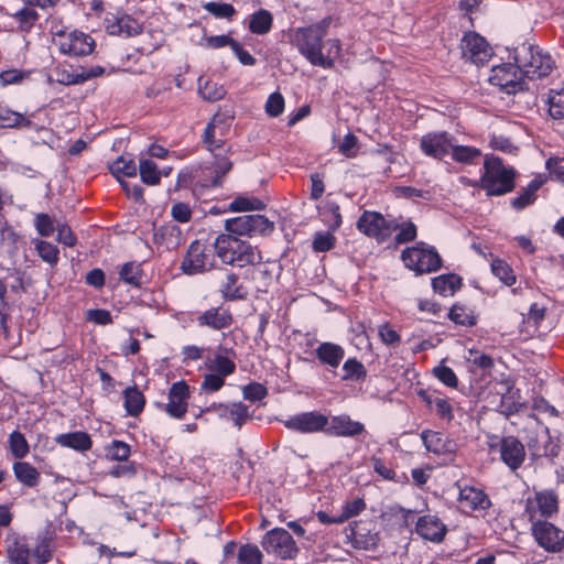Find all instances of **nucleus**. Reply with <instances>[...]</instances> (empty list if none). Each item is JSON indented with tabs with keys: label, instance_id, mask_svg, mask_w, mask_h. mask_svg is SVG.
I'll return each instance as SVG.
<instances>
[{
	"label": "nucleus",
	"instance_id": "f257e3e1",
	"mask_svg": "<svg viewBox=\"0 0 564 564\" xmlns=\"http://www.w3.org/2000/svg\"><path fill=\"white\" fill-rule=\"evenodd\" d=\"M330 23L332 17H325L314 24L297 28L292 34V43L313 66L323 68L334 66V58L325 56L322 52L323 39L327 34Z\"/></svg>",
	"mask_w": 564,
	"mask_h": 564
},
{
	"label": "nucleus",
	"instance_id": "f03ea898",
	"mask_svg": "<svg viewBox=\"0 0 564 564\" xmlns=\"http://www.w3.org/2000/svg\"><path fill=\"white\" fill-rule=\"evenodd\" d=\"M214 248L217 257L225 264L243 268L262 262L261 251L256 246L232 235H218Z\"/></svg>",
	"mask_w": 564,
	"mask_h": 564
},
{
	"label": "nucleus",
	"instance_id": "7ed1b4c3",
	"mask_svg": "<svg viewBox=\"0 0 564 564\" xmlns=\"http://www.w3.org/2000/svg\"><path fill=\"white\" fill-rule=\"evenodd\" d=\"M517 171L512 166H505L502 159L487 154L484 161V173L479 186L487 196H502L516 188Z\"/></svg>",
	"mask_w": 564,
	"mask_h": 564
},
{
	"label": "nucleus",
	"instance_id": "20e7f679",
	"mask_svg": "<svg viewBox=\"0 0 564 564\" xmlns=\"http://www.w3.org/2000/svg\"><path fill=\"white\" fill-rule=\"evenodd\" d=\"M513 59L520 67V74L529 79H539L551 74L554 61L550 54L530 43H522L514 48Z\"/></svg>",
	"mask_w": 564,
	"mask_h": 564
},
{
	"label": "nucleus",
	"instance_id": "39448f33",
	"mask_svg": "<svg viewBox=\"0 0 564 564\" xmlns=\"http://www.w3.org/2000/svg\"><path fill=\"white\" fill-rule=\"evenodd\" d=\"M401 260L405 268L413 271L415 275L436 272L443 265V260L437 250L422 241L402 250Z\"/></svg>",
	"mask_w": 564,
	"mask_h": 564
},
{
	"label": "nucleus",
	"instance_id": "423d86ee",
	"mask_svg": "<svg viewBox=\"0 0 564 564\" xmlns=\"http://www.w3.org/2000/svg\"><path fill=\"white\" fill-rule=\"evenodd\" d=\"M530 502L527 505L529 520L532 523V535L538 545L549 553H561L564 551V530L547 520H534V511L530 510Z\"/></svg>",
	"mask_w": 564,
	"mask_h": 564
},
{
	"label": "nucleus",
	"instance_id": "0eeeda50",
	"mask_svg": "<svg viewBox=\"0 0 564 564\" xmlns=\"http://www.w3.org/2000/svg\"><path fill=\"white\" fill-rule=\"evenodd\" d=\"M356 227L365 236L382 243L399 228V223L386 219L378 212L365 210L358 218Z\"/></svg>",
	"mask_w": 564,
	"mask_h": 564
},
{
	"label": "nucleus",
	"instance_id": "6e6552de",
	"mask_svg": "<svg viewBox=\"0 0 564 564\" xmlns=\"http://www.w3.org/2000/svg\"><path fill=\"white\" fill-rule=\"evenodd\" d=\"M261 546L268 554L281 560H293L300 552L292 535L283 528L268 531L262 538Z\"/></svg>",
	"mask_w": 564,
	"mask_h": 564
},
{
	"label": "nucleus",
	"instance_id": "1a4fd4ad",
	"mask_svg": "<svg viewBox=\"0 0 564 564\" xmlns=\"http://www.w3.org/2000/svg\"><path fill=\"white\" fill-rule=\"evenodd\" d=\"M214 268V260L206 243L194 240L188 246L181 262L180 270L186 275H196L208 272Z\"/></svg>",
	"mask_w": 564,
	"mask_h": 564
},
{
	"label": "nucleus",
	"instance_id": "9d476101",
	"mask_svg": "<svg viewBox=\"0 0 564 564\" xmlns=\"http://www.w3.org/2000/svg\"><path fill=\"white\" fill-rule=\"evenodd\" d=\"M489 82L494 86H498L501 91L507 94H516L529 89L524 80V76L520 74L518 63H507L494 66L489 76Z\"/></svg>",
	"mask_w": 564,
	"mask_h": 564
},
{
	"label": "nucleus",
	"instance_id": "9b49d317",
	"mask_svg": "<svg viewBox=\"0 0 564 564\" xmlns=\"http://www.w3.org/2000/svg\"><path fill=\"white\" fill-rule=\"evenodd\" d=\"M283 425L293 432L301 434H313L323 432L326 434L328 416L318 412H302L282 421Z\"/></svg>",
	"mask_w": 564,
	"mask_h": 564
},
{
	"label": "nucleus",
	"instance_id": "f8f14e48",
	"mask_svg": "<svg viewBox=\"0 0 564 564\" xmlns=\"http://www.w3.org/2000/svg\"><path fill=\"white\" fill-rule=\"evenodd\" d=\"M189 398V386L186 381L181 380L172 383L167 393V403L156 402V406L165 411L171 417L181 420L188 410Z\"/></svg>",
	"mask_w": 564,
	"mask_h": 564
},
{
	"label": "nucleus",
	"instance_id": "ddd939ff",
	"mask_svg": "<svg viewBox=\"0 0 564 564\" xmlns=\"http://www.w3.org/2000/svg\"><path fill=\"white\" fill-rule=\"evenodd\" d=\"M463 57L476 65H485L491 58L492 47L476 32H467L460 42Z\"/></svg>",
	"mask_w": 564,
	"mask_h": 564
},
{
	"label": "nucleus",
	"instance_id": "4468645a",
	"mask_svg": "<svg viewBox=\"0 0 564 564\" xmlns=\"http://www.w3.org/2000/svg\"><path fill=\"white\" fill-rule=\"evenodd\" d=\"M104 25L108 34L124 37L139 35L143 31L141 23L121 11L107 12L104 18Z\"/></svg>",
	"mask_w": 564,
	"mask_h": 564
},
{
	"label": "nucleus",
	"instance_id": "2eb2a0df",
	"mask_svg": "<svg viewBox=\"0 0 564 564\" xmlns=\"http://www.w3.org/2000/svg\"><path fill=\"white\" fill-rule=\"evenodd\" d=\"M498 447L500 459L511 470L519 469L525 459V447L516 436H502L496 445Z\"/></svg>",
	"mask_w": 564,
	"mask_h": 564
},
{
	"label": "nucleus",
	"instance_id": "dca6fc26",
	"mask_svg": "<svg viewBox=\"0 0 564 564\" xmlns=\"http://www.w3.org/2000/svg\"><path fill=\"white\" fill-rule=\"evenodd\" d=\"M453 139L446 131L429 132L421 137L420 149L426 156L442 160L449 154Z\"/></svg>",
	"mask_w": 564,
	"mask_h": 564
},
{
	"label": "nucleus",
	"instance_id": "f3484780",
	"mask_svg": "<svg viewBox=\"0 0 564 564\" xmlns=\"http://www.w3.org/2000/svg\"><path fill=\"white\" fill-rule=\"evenodd\" d=\"M527 446L533 458L545 457L553 462L560 453V445L554 442L547 426H544L541 432L529 436Z\"/></svg>",
	"mask_w": 564,
	"mask_h": 564
},
{
	"label": "nucleus",
	"instance_id": "a211bd4d",
	"mask_svg": "<svg viewBox=\"0 0 564 564\" xmlns=\"http://www.w3.org/2000/svg\"><path fill=\"white\" fill-rule=\"evenodd\" d=\"M196 323L199 327H206L215 332L229 328L234 323V316L228 308L223 305L209 307L196 316Z\"/></svg>",
	"mask_w": 564,
	"mask_h": 564
},
{
	"label": "nucleus",
	"instance_id": "6ab92c4d",
	"mask_svg": "<svg viewBox=\"0 0 564 564\" xmlns=\"http://www.w3.org/2000/svg\"><path fill=\"white\" fill-rule=\"evenodd\" d=\"M365 431V425L361 422L351 420L348 414H340L328 419L326 435L356 437Z\"/></svg>",
	"mask_w": 564,
	"mask_h": 564
},
{
	"label": "nucleus",
	"instance_id": "aec40b11",
	"mask_svg": "<svg viewBox=\"0 0 564 564\" xmlns=\"http://www.w3.org/2000/svg\"><path fill=\"white\" fill-rule=\"evenodd\" d=\"M415 532L424 540L440 543L444 540L447 529L440 518L426 514L417 519Z\"/></svg>",
	"mask_w": 564,
	"mask_h": 564
},
{
	"label": "nucleus",
	"instance_id": "412c9836",
	"mask_svg": "<svg viewBox=\"0 0 564 564\" xmlns=\"http://www.w3.org/2000/svg\"><path fill=\"white\" fill-rule=\"evenodd\" d=\"M95 40L83 32H73L68 39L61 44V51L70 56H86L93 53Z\"/></svg>",
	"mask_w": 564,
	"mask_h": 564
},
{
	"label": "nucleus",
	"instance_id": "4be33fe9",
	"mask_svg": "<svg viewBox=\"0 0 564 564\" xmlns=\"http://www.w3.org/2000/svg\"><path fill=\"white\" fill-rule=\"evenodd\" d=\"M314 354L322 366L336 375L335 370L345 357V349L338 344L324 341L317 346Z\"/></svg>",
	"mask_w": 564,
	"mask_h": 564
},
{
	"label": "nucleus",
	"instance_id": "5701e85b",
	"mask_svg": "<svg viewBox=\"0 0 564 564\" xmlns=\"http://www.w3.org/2000/svg\"><path fill=\"white\" fill-rule=\"evenodd\" d=\"M500 386L503 388L499 405L500 412L506 416L520 412L525 406L524 403L521 402L520 389H517L511 380H503L500 382Z\"/></svg>",
	"mask_w": 564,
	"mask_h": 564
},
{
	"label": "nucleus",
	"instance_id": "b1692460",
	"mask_svg": "<svg viewBox=\"0 0 564 564\" xmlns=\"http://www.w3.org/2000/svg\"><path fill=\"white\" fill-rule=\"evenodd\" d=\"M227 354H231L235 356L234 349H228L223 346L218 347V351L215 354L214 357H207L205 360V368L208 371H213L216 373H219L227 378L228 376L235 373L236 371V364L235 361L227 356Z\"/></svg>",
	"mask_w": 564,
	"mask_h": 564
},
{
	"label": "nucleus",
	"instance_id": "393cba45",
	"mask_svg": "<svg viewBox=\"0 0 564 564\" xmlns=\"http://www.w3.org/2000/svg\"><path fill=\"white\" fill-rule=\"evenodd\" d=\"M421 438L426 451L436 455L452 454L457 448L456 443L453 440L445 438L441 432L424 430L421 433Z\"/></svg>",
	"mask_w": 564,
	"mask_h": 564
},
{
	"label": "nucleus",
	"instance_id": "a878e982",
	"mask_svg": "<svg viewBox=\"0 0 564 564\" xmlns=\"http://www.w3.org/2000/svg\"><path fill=\"white\" fill-rule=\"evenodd\" d=\"M54 536L55 533L51 524L46 525L44 530L39 532L36 536V544L32 550V556L36 564H46L52 560Z\"/></svg>",
	"mask_w": 564,
	"mask_h": 564
},
{
	"label": "nucleus",
	"instance_id": "bb28decb",
	"mask_svg": "<svg viewBox=\"0 0 564 564\" xmlns=\"http://www.w3.org/2000/svg\"><path fill=\"white\" fill-rule=\"evenodd\" d=\"M219 292L225 301L230 302L246 300L249 294L248 289L239 282L238 274L231 271H226Z\"/></svg>",
	"mask_w": 564,
	"mask_h": 564
},
{
	"label": "nucleus",
	"instance_id": "cd10ccee",
	"mask_svg": "<svg viewBox=\"0 0 564 564\" xmlns=\"http://www.w3.org/2000/svg\"><path fill=\"white\" fill-rule=\"evenodd\" d=\"M31 116L18 112L8 106L0 105V129H35Z\"/></svg>",
	"mask_w": 564,
	"mask_h": 564
},
{
	"label": "nucleus",
	"instance_id": "c85d7f7f",
	"mask_svg": "<svg viewBox=\"0 0 564 564\" xmlns=\"http://www.w3.org/2000/svg\"><path fill=\"white\" fill-rule=\"evenodd\" d=\"M153 239L156 245L165 246L166 249L173 250L182 243L183 234L177 225L169 223L159 228L154 227Z\"/></svg>",
	"mask_w": 564,
	"mask_h": 564
},
{
	"label": "nucleus",
	"instance_id": "c756f323",
	"mask_svg": "<svg viewBox=\"0 0 564 564\" xmlns=\"http://www.w3.org/2000/svg\"><path fill=\"white\" fill-rule=\"evenodd\" d=\"M346 535L357 549L371 550L377 546V534H371L370 530L364 528L361 522L349 524V528L346 529Z\"/></svg>",
	"mask_w": 564,
	"mask_h": 564
},
{
	"label": "nucleus",
	"instance_id": "7c9ffc66",
	"mask_svg": "<svg viewBox=\"0 0 564 564\" xmlns=\"http://www.w3.org/2000/svg\"><path fill=\"white\" fill-rule=\"evenodd\" d=\"M54 441L62 447L72 448L77 452H87L93 447L90 435L84 431L58 434Z\"/></svg>",
	"mask_w": 564,
	"mask_h": 564
},
{
	"label": "nucleus",
	"instance_id": "2f4dec72",
	"mask_svg": "<svg viewBox=\"0 0 564 564\" xmlns=\"http://www.w3.org/2000/svg\"><path fill=\"white\" fill-rule=\"evenodd\" d=\"M459 501L465 503L471 510H487L491 507V500L488 495L475 487H464L459 491Z\"/></svg>",
	"mask_w": 564,
	"mask_h": 564
},
{
	"label": "nucleus",
	"instance_id": "473e14b6",
	"mask_svg": "<svg viewBox=\"0 0 564 564\" xmlns=\"http://www.w3.org/2000/svg\"><path fill=\"white\" fill-rule=\"evenodd\" d=\"M463 285V279L456 273L441 274L432 279L434 292L447 296L454 295Z\"/></svg>",
	"mask_w": 564,
	"mask_h": 564
},
{
	"label": "nucleus",
	"instance_id": "72a5a7b5",
	"mask_svg": "<svg viewBox=\"0 0 564 564\" xmlns=\"http://www.w3.org/2000/svg\"><path fill=\"white\" fill-rule=\"evenodd\" d=\"M8 557L13 564H30L31 546L25 536H14L8 545Z\"/></svg>",
	"mask_w": 564,
	"mask_h": 564
},
{
	"label": "nucleus",
	"instance_id": "f704fd0d",
	"mask_svg": "<svg viewBox=\"0 0 564 564\" xmlns=\"http://www.w3.org/2000/svg\"><path fill=\"white\" fill-rule=\"evenodd\" d=\"M12 468L17 480L23 486L33 488L39 485L41 475L30 463L15 462Z\"/></svg>",
	"mask_w": 564,
	"mask_h": 564
},
{
	"label": "nucleus",
	"instance_id": "c9c22d12",
	"mask_svg": "<svg viewBox=\"0 0 564 564\" xmlns=\"http://www.w3.org/2000/svg\"><path fill=\"white\" fill-rule=\"evenodd\" d=\"M447 317L458 326L474 327L477 324V316L474 310L459 302L452 305Z\"/></svg>",
	"mask_w": 564,
	"mask_h": 564
},
{
	"label": "nucleus",
	"instance_id": "e433bc0d",
	"mask_svg": "<svg viewBox=\"0 0 564 564\" xmlns=\"http://www.w3.org/2000/svg\"><path fill=\"white\" fill-rule=\"evenodd\" d=\"M273 24V15L267 9H259L250 15L248 29L252 34H268Z\"/></svg>",
	"mask_w": 564,
	"mask_h": 564
},
{
	"label": "nucleus",
	"instance_id": "4c0bfd02",
	"mask_svg": "<svg viewBox=\"0 0 564 564\" xmlns=\"http://www.w3.org/2000/svg\"><path fill=\"white\" fill-rule=\"evenodd\" d=\"M124 409L131 416H138L144 409L145 397L137 386L128 387L123 391Z\"/></svg>",
	"mask_w": 564,
	"mask_h": 564
},
{
	"label": "nucleus",
	"instance_id": "58836bf2",
	"mask_svg": "<svg viewBox=\"0 0 564 564\" xmlns=\"http://www.w3.org/2000/svg\"><path fill=\"white\" fill-rule=\"evenodd\" d=\"M143 276L142 264L135 261L126 262L119 271V279L122 282L138 289L143 284Z\"/></svg>",
	"mask_w": 564,
	"mask_h": 564
},
{
	"label": "nucleus",
	"instance_id": "ea45409f",
	"mask_svg": "<svg viewBox=\"0 0 564 564\" xmlns=\"http://www.w3.org/2000/svg\"><path fill=\"white\" fill-rule=\"evenodd\" d=\"M542 186V181L533 178L527 187L514 198L511 199L510 205L517 210H522L525 207L532 205L536 199V192Z\"/></svg>",
	"mask_w": 564,
	"mask_h": 564
},
{
	"label": "nucleus",
	"instance_id": "a19ab883",
	"mask_svg": "<svg viewBox=\"0 0 564 564\" xmlns=\"http://www.w3.org/2000/svg\"><path fill=\"white\" fill-rule=\"evenodd\" d=\"M535 500L544 518H550L558 511V498L553 491L536 492Z\"/></svg>",
	"mask_w": 564,
	"mask_h": 564
},
{
	"label": "nucleus",
	"instance_id": "79ce46f5",
	"mask_svg": "<svg viewBox=\"0 0 564 564\" xmlns=\"http://www.w3.org/2000/svg\"><path fill=\"white\" fill-rule=\"evenodd\" d=\"M367 377V370L357 358H348L343 365L341 380L344 381H364Z\"/></svg>",
	"mask_w": 564,
	"mask_h": 564
},
{
	"label": "nucleus",
	"instance_id": "37998d69",
	"mask_svg": "<svg viewBox=\"0 0 564 564\" xmlns=\"http://www.w3.org/2000/svg\"><path fill=\"white\" fill-rule=\"evenodd\" d=\"M449 153L455 162L462 164H474L481 156L479 149L469 145L452 144Z\"/></svg>",
	"mask_w": 564,
	"mask_h": 564
},
{
	"label": "nucleus",
	"instance_id": "c03bdc74",
	"mask_svg": "<svg viewBox=\"0 0 564 564\" xmlns=\"http://www.w3.org/2000/svg\"><path fill=\"white\" fill-rule=\"evenodd\" d=\"M232 169V162L227 156V153L220 151L214 153V173L212 180L213 187H219L223 184L221 178Z\"/></svg>",
	"mask_w": 564,
	"mask_h": 564
},
{
	"label": "nucleus",
	"instance_id": "a18cd8bd",
	"mask_svg": "<svg viewBox=\"0 0 564 564\" xmlns=\"http://www.w3.org/2000/svg\"><path fill=\"white\" fill-rule=\"evenodd\" d=\"M139 173L141 181L147 185H158L162 176L156 163L150 159L140 160Z\"/></svg>",
	"mask_w": 564,
	"mask_h": 564
},
{
	"label": "nucleus",
	"instance_id": "49530a36",
	"mask_svg": "<svg viewBox=\"0 0 564 564\" xmlns=\"http://www.w3.org/2000/svg\"><path fill=\"white\" fill-rule=\"evenodd\" d=\"M33 243L39 257L51 267L57 264L59 260V250L57 246L41 239H34Z\"/></svg>",
	"mask_w": 564,
	"mask_h": 564
},
{
	"label": "nucleus",
	"instance_id": "de8ad7c7",
	"mask_svg": "<svg viewBox=\"0 0 564 564\" xmlns=\"http://www.w3.org/2000/svg\"><path fill=\"white\" fill-rule=\"evenodd\" d=\"M12 18L18 22L21 32H30L40 19V14L32 7H23L12 14Z\"/></svg>",
	"mask_w": 564,
	"mask_h": 564
},
{
	"label": "nucleus",
	"instance_id": "09e8293b",
	"mask_svg": "<svg viewBox=\"0 0 564 564\" xmlns=\"http://www.w3.org/2000/svg\"><path fill=\"white\" fill-rule=\"evenodd\" d=\"M111 173L117 177L120 182L122 181L120 176L134 177L137 176L138 167L133 159H126L123 155L118 158L110 165Z\"/></svg>",
	"mask_w": 564,
	"mask_h": 564
},
{
	"label": "nucleus",
	"instance_id": "8fccbe9b",
	"mask_svg": "<svg viewBox=\"0 0 564 564\" xmlns=\"http://www.w3.org/2000/svg\"><path fill=\"white\" fill-rule=\"evenodd\" d=\"M330 231H336L343 223L340 207L336 202L327 200L321 209Z\"/></svg>",
	"mask_w": 564,
	"mask_h": 564
},
{
	"label": "nucleus",
	"instance_id": "3c124183",
	"mask_svg": "<svg viewBox=\"0 0 564 564\" xmlns=\"http://www.w3.org/2000/svg\"><path fill=\"white\" fill-rule=\"evenodd\" d=\"M55 80L65 86L77 85L85 82L82 70L75 72L73 66H57L54 68Z\"/></svg>",
	"mask_w": 564,
	"mask_h": 564
},
{
	"label": "nucleus",
	"instance_id": "603ef678",
	"mask_svg": "<svg viewBox=\"0 0 564 564\" xmlns=\"http://www.w3.org/2000/svg\"><path fill=\"white\" fill-rule=\"evenodd\" d=\"M8 443L11 454L17 459L24 458L30 452L29 443L20 431H13L9 435Z\"/></svg>",
	"mask_w": 564,
	"mask_h": 564
},
{
	"label": "nucleus",
	"instance_id": "864d4df0",
	"mask_svg": "<svg viewBox=\"0 0 564 564\" xmlns=\"http://www.w3.org/2000/svg\"><path fill=\"white\" fill-rule=\"evenodd\" d=\"M264 207L265 204L257 197L238 196L229 204V210L234 213L262 210Z\"/></svg>",
	"mask_w": 564,
	"mask_h": 564
},
{
	"label": "nucleus",
	"instance_id": "5fc2aeb1",
	"mask_svg": "<svg viewBox=\"0 0 564 564\" xmlns=\"http://www.w3.org/2000/svg\"><path fill=\"white\" fill-rule=\"evenodd\" d=\"M225 229L227 235L232 236H248L251 237L249 227V215H243L235 218H229L225 221Z\"/></svg>",
	"mask_w": 564,
	"mask_h": 564
},
{
	"label": "nucleus",
	"instance_id": "6e6d98bb",
	"mask_svg": "<svg viewBox=\"0 0 564 564\" xmlns=\"http://www.w3.org/2000/svg\"><path fill=\"white\" fill-rule=\"evenodd\" d=\"M262 553L254 544H243L238 550V564H262Z\"/></svg>",
	"mask_w": 564,
	"mask_h": 564
},
{
	"label": "nucleus",
	"instance_id": "4d7b16f0",
	"mask_svg": "<svg viewBox=\"0 0 564 564\" xmlns=\"http://www.w3.org/2000/svg\"><path fill=\"white\" fill-rule=\"evenodd\" d=\"M491 272L506 285L511 286L516 283V275L511 267L501 259H494L491 262Z\"/></svg>",
	"mask_w": 564,
	"mask_h": 564
},
{
	"label": "nucleus",
	"instance_id": "13d9d810",
	"mask_svg": "<svg viewBox=\"0 0 564 564\" xmlns=\"http://www.w3.org/2000/svg\"><path fill=\"white\" fill-rule=\"evenodd\" d=\"M249 227L251 237L256 235H269L274 229V223L263 215H249Z\"/></svg>",
	"mask_w": 564,
	"mask_h": 564
},
{
	"label": "nucleus",
	"instance_id": "bf43d9fd",
	"mask_svg": "<svg viewBox=\"0 0 564 564\" xmlns=\"http://www.w3.org/2000/svg\"><path fill=\"white\" fill-rule=\"evenodd\" d=\"M549 113L553 119H564V89L551 90L549 94Z\"/></svg>",
	"mask_w": 564,
	"mask_h": 564
},
{
	"label": "nucleus",
	"instance_id": "052dcab7",
	"mask_svg": "<svg viewBox=\"0 0 564 564\" xmlns=\"http://www.w3.org/2000/svg\"><path fill=\"white\" fill-rule=\"evenodd\" d=\"M203 8L218 19L231 20L236 14V9L230 3L225 2H207L203 4Z\"/></svg>",
	"mask_w": 564,
	"mask_h": 564
},
{
	"label": "nucleus",
	"instance_id": "680f3d73",
	"mask_svg": "<svg viewBox=\"0 0 564 564\" xmlns=\"http://www.w3.org/2000/svg\"><path fill=\"white\" fill-rule=\"evenodd\" d=\"M333 231H318L315 234L312 248L315 252H326L332 250L336 243V237Z\"/></svg>",
	"mask_w": 564,
	"mask_h": 564
},
{
	"label": "nucleus",
	"instance_id": "e2e57ef3",
	"mask_svg": "<svg viewBox=\"0 0 564 564\" xmlns=\"http://www.w3.org/2000/svg\"><path fill=\"white\" fill-rule=\"evenodd\" d=\"M130 454V446L122 441L113 440L107 447V457L111 460L126 462Z\"/></svg>",
	"mask_w": 564,
	"mask_h": 564
},
{
	"label": "nucleus",
	"instance_id": "0e129e2a",
	"mask_svg": "<svg viewBox=\"0 0 564 564\" xmlns=\"http://www.w3.org/2000/svg\"><path fill=\"white\" fill-rule=\"evenodd\" d=\"M225 379L226 378L219 373L208 371V373H205L203 377L200 390L206 393L217 392L225 386Z\"/></svg>",
	"mask_w": 564,
	"mask_h": 564
},
{
	"label": "nucleus",
	"instance_id": "69168bd1",
	"mask_svg": "<svg viewBox=\"0 0 564 564\" xmlns=\"http://www.w3.org/2000/svg\"><path fill=\"white\" fill-rule=\"evenodd\" d=\"M228 412L234 424L240 429L249 419V408L242 402H235L228 406Z\"/></svg>",
	"mask_w": 564,
	"mask_h": 564
},
{
	"label": "nucleus",
	"instance_id": "338daca9",
	"mask_svg": "<svg viewBox=\"0 0 564 564\" xmlns=\"http://www.w3.org/2000/svg\"><path fill=\"white\" fill-rule=\"evenodd\" d=\"M433 375L448 388H457L458 386L457 376L451 367L440 364L433 369Z\"/></svg>",
	"mask_w": 564,
	"mask_h": 564
},
{
	"label": "nucleus",
	"instance_id": "774afa93",
	"mask_svg": "<svg viewBox=\"0 0 564 564\" xmlns=\"http://www.w3.org/2000/svg\"><path fill=\"white\" fill-rule=\"evenodd\" d=\"M242 393L246 400L256 402L261 401L268 395V389L262 383L250 382L243 387Z\"/></svg>",
	"mask_w": 564,
	"mask_h": 564
}]
</instances>
